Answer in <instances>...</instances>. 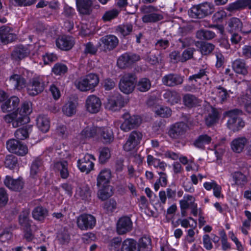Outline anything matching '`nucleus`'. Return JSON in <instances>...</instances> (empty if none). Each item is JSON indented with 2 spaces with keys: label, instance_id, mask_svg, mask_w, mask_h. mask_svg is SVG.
I'll return each mask as SVG.
<instances>
[{
  "label": "nucleus",
  "instance_id": "9d476101",
  "mask_svg": "<svg viewBox=\"0 0 251 251\" xmlns=\"http://www.w3.org/2000/svg\"><path fill=\"white\" fill-rule=\"evenodd\" d=\"M140 59V57L139 55L130 52H126L119 57L117 60V65L120 68L125 69L130 66Z\"/></svg>",
  "mask_w": 251,
  "mask_h": 251
},
{
  "label": "nucleus",
  "instance_id": "f03ea898",
  "mask_svg": "<svg viewBox=\"0 0 251 251\" xmlns=\"http://www.w3.org/2000/svg\"><path fill=\"white\" fill-rule=\"evenodd\" d=\"M99 83V77L96 74L90 73L84 77H81L75 82V86L80 91H93Z\"/></svg>",
  "mask_w": 251,
  "mask_h": 251
},
{
  "label": "nucleus",
  "instance_id": "774afa93",
  "mask_svg": "<svg viewBox=\"0 0 251 251\" xmlns=\"http://www.w3.org/2000/svg\"><path fill=\"white\" fill-rule=\"evenodd\" d=\"M85 49L84 53L85 54H95L98 50V49L91 42H88L84 44Z\"/></svg>",
  "mask_w": 251,
  "mask_h": 251
},
{
  "label": "nucleus",
  "instance_id": "a211bd4d",
  "mask_svg": "<svg viewBox=\"0 0 251 251\" xmlns=\"http://www.w3.org/2000/svg\"><path fill=\"white\" fill-rule=\"evenodd\" d=\"M101 106L100 99L95 95L89 96L86 100V107L88 111L91 113H98Z\"/></svg>",
  "mask_w": 251,
  "mask_h": 251
},
{
  "label": "nucleus",
  "instance_id": "1a4fd4ad",
  "mask_svg": "<svg viewBox=\"0 0 251 251\" xmlns=\"http://www.w3.org/2000/svg\"><path fill=\"white\" fill-rule=\"evenodd\" d=\"M187 128V124L183 122H177L170 126L168 135L172 139H180L185 134Z\"/></svg>",
  "mask_w": 251,
  "mask_h": 251
},
{
  "label": "nucleus",
  "instance_id": "412c9836",
  "mask_svg": "<svg viewBox=\"0 0 251 251\" xmlns=\"http://www.w3.org/2000/svg\"><path fill=\"white\" fill-rule=\"evenodd\" d=\"M76 7L81 15H89L92 12L93 1L92 0H76Z\"/></svg>",
  "mask_w": 251,
  "mask_h": 251
},
{
  "label": "nucleus",
  "instance_id": "c85d7f7f",
  "mask_svg": "<svg viewBox=\"0 0 251 251\" xmlns=\"http://www.w3.org/2000/svg\"><path fill=\"white\" fill-rule=\"evenodd\" d=\"M232 68L238 74L245 75L248 73V66L245 61L243 59H237L235 60L232 63Z\"/></svg>",
  "mask_w": 251,
  "mask_h": 251
},
{
  "label": "nucleus",
  "instance_id": "423d86ee",
  "mask_svg": "<svg viewBox=\"0 0 251 251\" xmlns=\"http://www.w3.org/2000/svg\"><path fill=\"white\" fill-rule=\"evenodd\" d=\"M122 117L124 121L121 125L120 128L125 132H128L138 127L142 123V119L140 116L134 115L130 116L128 112L124 114Z\"/></svg>",
  "mask_w": 251,
  "mask_h": 251
},
{
  "label": "nucleus",
  "instance_id": "3c124183",
  "mask_svg": "<svg viewBox=\"0 0 251 251\" xmlns=\"http://www.w3.org/2000/svg\"><path fill=\"white\" fill-rule=\"evenodd\" d=\"M77 194L83 200H88L91 197V191L87 185H82L79 187Z\"/></svg>",
  "mask_w": 251,
  "mask_h": 251
},
{
  "label": "nucleus",
  "instance_id": "49530a36",
  "mask_svg": "<svg viewBox=\"0 0 251 251\" xmlns=\"http://www.w3.org/2000/svg\"><path fill=\"white\" fill-rule=\"evenodd\" d=\"M160 53L156 50L151 51L146 54V60L152 65H156L159 63V57Z\"/></svg>",
  "mask_w": 251,
  "mask_h": 251
},
{
  "label": "nucleus",
  "instance_id": "cd10ccee",
  "mask_svg": "<svg viewBox=\"0 0 251 251\" xmlns=\"http://www.w3.org/2000/svg\"><path fill=\"white\" fill-rule=\"evenodd\" d=\"M248 143V140L244 137L234 139L231 143L232 151L236 153L241 152Z\"/></svg>",
  "mask_w": 251,
  "mask_h": 251
},
{
  "label": "nucleus",
  "instance_id": "9b49d317",
  "mask_svg": "<svg viewBox=\"0 0 251 251\" xmlns=\"http://www.w3.org/2000/svg\"><path fill=\"white\" fill-rule=\"evenodd\" d=\"M142 137V132L137 130L132 131L124 145V150L126 151H129L135 149L140 143Z\"/></svg>",
  "mask_w": 251,
  "mask_h": 251
},
{
  "label": "nucleus",
  "instance_id": "bb28decb",
  "mask_svg": "<svg viewBox=\"0 0 251 251\" xmlns=\"http://www.w3.org/2000/svg\"><path fill=\"white\" fill-rule=\"evenodd\" d=\"M242 27V22L239 18L233 17L230 18L227 22V31L229 33L241 31Z\"/></svg>",
  "mask_w": 251,
  "mask_h": 251
},
{
  "label": "nucleus",
  "instance_id": "ddd939ff",
  "mask_svg": "<svg viewBox=\"0 0 251 251\" xmlns=\"http://www.w3.org/2000/svg\"><path fill=\"white\" fill-rule=\"evenodd\" d=\"M100 46L104 52L110 51L115 49L119 44L118 38L113 35H107L100 38Z\"/></svg>",
  "mask_w": 251,
  "mask_h": 251
},
{
  "label": "nucleus",
  "instance_id": "6e6552de",
  "mask_svg": "<svg viewBox=\"0 0 251 251\" xmlns=\"http://www.w3.org/2000/svg\"><path fill=\"white\" fill-rule=\"evenodd\" d=\"M76 224L81 230L91 229L96 224V219L91 214H82L77 217Z\"/></svg>",
  "mask_w": 251,
  "mask_h": 251
},
{
  "label": "nucleus",
  "instance_id": "72a5a7b5",
  "mask_svg": "<svg viewBox=\"0 0 251 251\" xmlns=\"http://www.w3.org/2000/svg\"><path fill=\"white\" fill-rule=\"evenodd\" d=\"M121 251H140V249L135 240L127 238L122 243Z\"/></svg>",
  "mask_w": 251,
  "mask_h": 251
},
{
  "label": "nucleus",
  "instance_id": "e433bc0d",
  "mask_svg": "<svg viewBox=\"0 0 251 251\" xmlns=\"http://www.w3.org/2000/svg\"><path fill=\"white\" fill-rule=\"evenodd\" d=\"M211 137L207 134L200 135L194 141V145L197 148L204 149L205 145L210 144L211 142Z\"/></svg>",
  "mask_w": 251,
  "mask_h": 251
},
{
  "label": "nucleus",
  "instance_id": "2f4dec72",
  "mask_svg": "<svg viewBox=\"0 0 251 251\" xmlns=\"http://www.w3.org/2000/svg\"><path fill=\"white\" fill-rule=\"evenodd\" d=\"M48 214L47 209L41 205L35 207L32 211L33 218L39 221H43Z\"/></svg>",
  "mask_w": 251,
  "mask_h": 251
},
{
  "label": "nucleus",
  "instance_id": "a18cd8bd",
  "mask_svg": "<svg viewBox=\"0 0 251 251\" xmlns=\"http://www.w3.org/2000/svg\"><path fill=\"white\" fill-rule=\"evenodd\" d=\"M37 125L41 131L43 132H47L50 128V121L48 118L39 116L37 119Z\"/></svg>",
  "mask_w": 251,
  "mask_h": 251
},
{
  "label": "nucleus",
  "instance_id": "4468645a",
  "mask_svg": "<svg viewBox=\"0 0 251 251\" xmlns=\"http://www.w3.org/2000/svg\"><path fill=\"white\" fill-rule=\"evenodd\" d=\"M17 39V35L13 32V29L6 25L0 27V43L6 45Z\"/></svg>",
  "mask_w": 251,
  "mask_h": 251
},
{
  "label": "nucleus",
  "instance_id": "f257e3e1",
  "mask_svg": "<svg viewBox=\"0 0 251 251\" xmlns=\"http://www.w3.org/2000/svg\"><path fill=\"white\" fill-rule=\"evenodd\" d=\"M241 110L237 108L226 111L224 116L227 118V127L233 132H237L241 130L245 126V122L239 117L242 115Z\"/></svg>",
  "mask_w": 251,
  "mask_h": 251
},
{
  "label": "nucleus",
  "instance_id": "20e7f679",
  "mask_svg": "<svg viewBox=\"0 0 251 251\" xmlns=\"http://www.w3.org/2000/svg\"><path fill=\"white\" fill-rule=\"evenodd\" d=\"M137 77L134 73L124 74L121 77L119 86L120 90L124 93L128 94L132 92L135 87Z\"/></svg>",
  "mask_w": 251,
  "mask_h": 251
},
{
  "label": "nucleus",
  "instance_id": "7c9ffc66",
  "mask_svg": "<svg viewBox=\"0 0 251 251\" xmlns=\"http://www.w3.org/2000/svg\"><path fill=\"white\" fill-rule=\"evenodd\" d=\"M164 98L166 100L168 103L171 105H174L180 101L181 96L176 91H167L163 95Z\"/></svg>",
  "mask_w": 251,
  "mask_h": 251
},
{
  "label": "nucleus",
  "instance_id": "e2e57ef3",
  "mask_svg": "<svg viewBox=\"0 0 251 251\" xmlns=\"http://www.w3.org/2000/svg\"><path fill=\"white\" fill-rule=\"evenodd\" d=\"M118 14L119 11L117 9H112L105 12L103 15L102 19L105 22L109 21L116 18Z\"/></svg>",
  "mask_w": 251,
  "mask_h": 251
},
{
  "label": "nucleus",
  "instance_id": "79ce46f5",
  "mask_svg": "<svg viewBox=\"0 0 251 251\" xmlns=\"http://www.w3.org/2000/svg\"><path fill=\"white\" fill-rule=\"evenodd\" d=\"M98 134L102 138L103 142L105 143H109L113 140V132L109 128H98Z\"/></svg>",
  "mask_w": 251,
  "mask_h": 251
},
{
  "label": "nucleus",
  "instance_id": "a19ab883",
  "mask_svg": "<svg viewBox=\"0 0 251 251\" xmlns=\"http://www.w3.org/2000/svg\"><path fill=\"white\" fill-rule=\"evenodd\" d=\"M196 36L201 40H211L216 37V34L209 30L200 29L196 32Z\"/></svg>",
  "mask_w": 251,
  "mask_h": 251
},
{
  "label": "nucleus",
  "instance_id": "58836bf2",
  "mask_svg": "<svg viewBox=\"0 0 251 251\" xmlns=\"http://www.w3.org/2000/svg\"><path fill=\"white\" fill-rule=\"evenodd\" d=\"M68 162L66 161L57 162L54 164V169L60 172L62 178L66 179L68 177Z\"/></svg>",
  "mask_w": 251,
  "mask_h": 251
},
{
  "label": "nucleus",
  "instance_id": "b1692460",
  "mask_svg": "<svg viewBox=\"0 0 251 251\" xmlns=\"http://www.w3.org/2000/svg\"><path fill=\"white\" fill-rule=\"evenodd\" d=\"M74 44L73 38L70 36H63L56 41V46L62 50H68Z\"/></svg>",
  "mask_w": 251,
  "mask_h": 251
},
{
  "label": "nucleus",
  "instance_id": "a878e982",
  "mask_svg": "<svg viewBox=\"0 0 251 251\" xmlns=\"http://www.w3.org/2000/svg\"><path fill=\"white\" fill-rule=\"evenodd\" d=\"M220 119V113L216 108L211 107L207 116L205 118V125L210 127L217 123Z\"/></svg>",
  "mask_w": 251,
  "mask_h": 251
},
{
  "label": "nucleus",
  "instance_id": "8fccbe9b",
  "mask_svg": "<svg viewBox=\"0 0 251 251\" xmlns=\"http://www.w3.org/2000/svg\"><path fill=\"white\" fill-rule=\"evenodd\" d=\"M94 126H87L81 132V136L83 138H89L94 137L97 133L98 134V128Z\"/></svg>",
  "mask_w": 251,
  "mask_h": 251
},
{
  "label": "nucleus",
  "instance_id": "aec40b11",
  "mask_svg": "<svg viewBox=\"0 0 251 251\" xmlns=\"http://www.w3.org/2000/svg\"><path fill=\"white\" fill-rule=\"evenodd\" d=\"M6 84L11 88L20 90L23 88L26 83L25 79L20 75L14 74L6 80Z\"/></svg>",
  "mask_w": 251,
  "mask_h": 251
},
{
  "label": "nucleus",
  "instance_id": "dca6fc26",
  "mask_svg": "<svg viewBox=\"0 0 251 251\" xmlns=\"http://www.w3.org/2000/svg\"><path fill=\"white\" fill-rule=\"evenodd\" d=\"M184 76L177 74L170 73L165 75L162 78L163 84L168 87H175L183 83Z\"/></svg>",
  "mask_w": 251,
  "mask_h": 251
},
{
  "label": "nucleus",
  "instance_id": "37998d69",
  "mask_svg": "<svg viewBox=\"0 0 251 251\" xmlns=\"http://www.w3.org/2000/svg\"><path fill=\"white\" fill-rule=\"evenodd\" d=\"M14 119L13 123V127H17L23 125L29 122V118L27 115H23L22 114H19L16 112Z\"/></svg>",
  "mask_w": 251,
  "mask_h": 251
},
{
  "label": "nucleus",
  "instance_id": "ea45409f",
  "mask_svg": "<svg viewBox=\"0 0 251 251\" xmlns=\"http://www.w3.org/2000/svg\"><path fill=\"white\" fill-rule=\"evenodd\" d=\"M32 126L27 125L22 128L18 129L15 132V137L19 140H25L28 137L29 133L32 130Z\"/></svg>",
  "mask_w": 251,
  "mask_h": 251
},
{
  "label": "nucleus",
  "instance_id": "de8ad7c7",
  "mask_svg": "<svg viewBox=\"0 0 251 251\" xmlns=\"http://www.w3.org/2000/svg\"><path fill=\"white\" fill-rule=\"evenodd\" d=\"M215 88L217 90L216 94L219 99V102L221 103L225 102L229 97L228 91L221 86H217Z\"/></svg>",
  "mask_w": 251,
  "mask_h": 251
},
{
  "label": "nucleus",
  "instance_id": "f704fd0d",
  "mask_svg": "<svg viewBox=\"0 0 251 251\" xmlns=\"http://www.w3.org/2000/svg\"><path fill=\"white\" fill-rule=\"evenodd\" d=\"M42 169H43V160L39 157L36 158L31 165L30 176L35 178Z\"/></svg>",
  "mask_w": 251,
  "mask_h": 251
},
{
  "label": "nucleus",
  "instance_id": "4c0bfd02",
  "mask_svg": "<svg viewBox=\"0 0 251 251\" xmlns=\"http://www.w3.org/2000/svg\"><path fill=\"white\" fill-rule=\"evenodd\" d=\"M77 103L76 101H69L62 107L63 113L71 117L75 114Z\"/></svg>",
  "mask_w": 251,
  "mask_h": 251
},
{
  "label": "nucleus",
  "instance_id": "4be33fe9",
  "mask_svg": "<svg viewBox=\"0 0 251 251\" xmlns=\"http://www.w3.org/2000/svg\"><path fill=\"white\" fill-rule=\"evenodd\" d=\"M6 187L11 190L20 191L24 187V181L20 177L13 179L10 176H6L4 181Z\"/></svg>",
  "mask_w": 251,
  "mask_h": 251
},
{
  "label": "nucleus",
  "instance_id": "6e6d98bb",
  "mask_svg": "<svg viewBox=\"0 0 251 251\" xmlns=\"http://www.w3.org/2000/svg\"><path fill=\"white\" fill-rule=\"evenodd\" d=\"M70 235L67 230H64L58 233L57 240L62 245L67 244L69 242Z\"/></svg>",
  "mask_w": 251,
  "mask_h": 251
},
{
  "label": "nucleus",
  "instance_id": "f3484780",
  "mask_svg": "<svg viewBox=\"0 0 251 251\" xmlns=\"http://www.w3.org/2000/svg\"><path fill=\"white\" fill-rule=\"evenodd\" d=\"M91 159H95L94 156L87 153L83 158L78 160L77 166L81 172L88 174L93 169L94 163Z\"/></svg>",
  "mask_w": 251,
  "mask_h": 251
},
{
  "label": "nucleus",
  "instance_id": "c9c22d12",
  "mask_svg": "<svg viewBox=\"0 0 251 251\" xmlns=\"http://www.w3.org/2000/svg\"><path fill=\"white\" fill-rule=\"evenodd\" d=\"M136 82L135 87L137 90L141 92H147L151 87V81L148 78H141L139 80H136Z\"/></svg>",
  "mask_w": 251,
  "mask_h": 251
},
{
  "label": "nucleus",
  "instance_id": "bf43d9fd",
  "mask_svg": "<svg viewBox=\"0 0 251 251\" xmlns=\"http://www.w3.org/2000/svg\"><path fill=\"white\" fill-rule=\"evenodd\" d=\"M20 142V141L15 139H10L6 142V148L10 152L14 153Z\"/></svg>",
  "mask_w": 251,
  "mask_h": 251
},
{
  "label": "nucleus",
  "instance_id": "864d4df0",
  "mask_svg": "<svg viewBox=\"0 0 251 251\" xmlns=\"http://www.w3.org/2000/svg\"><path fill=\"white\" fill-rule=\"evenodd\" d=\"M102 207L106 214H111L116 209L117 202L115 200L111 199L103 203Z\"/></svg>",
  "mask_w": 251,
  "mask_h": 251
},
{
  "label": "nucleus",
  "instance_id": "0e129e2a",
  "mask_svg": "<svg viewBox=\"0 0 251 251\" xmlns=\"http://www.w3.org/2000/svg\"><path fill=\"white\" fill-rule=\"evenodd\" d=\"M4 163L6 167L13 168L17 164V159L13 155H7Z\"/></svg>",
  "mask_w": 251,
  "mask_h": 251
},
{
  "label": "nucleus",
  "instance_id": "680f3d73",
  "mask_svg": "<svg viewBox=\"0 0 251 251\" xmlns=\"http://www.w3.org/2000/svg\"><path fill=\"white\" fill-rule=\"evenodd\" d=\"M208 73L209 72L207 69H200L197 74L190 76L188 79L189 81H193L194 80L195 81H197L198 79H201L205 76H207Z\"/></svg>",
  "mask_w": 251,
  "mask_h": 251
},
{
  "label": "nucleus",
  "instance_id": "4d7b16f0",
  "mask_svg": "<svg viewBox=\"0 0 251 251\" xmlns=\"http://www.w3.org/2000/svg\"><path fill=\"white\" fill-rule=\"evenodd\" d=\"M110 157V151L107 148H104L100 151L99 162L100 164L106 163Z\"/></svg>",
  "mask_w": 251,
  "mask_h": 251
},
{
  "label": "nucleus",
  "instance_id": "393cba45",
  "mask_svg": "<svg viewBox=\"0 0 251 251\" xmlns=\"http://www.w3.org/2000/svg\"><path fill=\"white\" fill-rule=\"evenodd\" d=\"M28 54L29 51L27 48L23 45H20L14 48L11 52V56L13 60L19 61L27 56Z\"/></svg>",
  "mask_w": 251,
  "mask_h": 251
},
{
  "label": "nucleus",
  "instance_id": "2eb2a0df",
  "mask_svg": "<svg viewBox=\"0 0 251 251\" xmlns=\"http://www.w3.org/2000/svg\"><path fill=\"white\" fill-rule=\"evenodd\" d=\"M132 229V222L128 216L120 218L117 222L116 231L119 235H124L130 232Z\"/></svg>",
  "mask_w": 251,
  "mask_h": 251
},
{
  "label": "nucleus",
  "instance_id": "7ed1b4c3",
  "mask_svg": "<svg viewBox=\"0 0 251 251\" xmlns=\"http://www.w3.org/2000/svg\"><path fill=\"white\" fill-rule=\"evenodd\" d=\"M213 5L208 2L193 6L189 11L188 14L192 18H203L214 12Z\"/></svg>",
  "mask_w": 251,
  "mask_h": 251
},
{
  "label": "nucleus",
  "instance_id": "39448f33",
  "mask_svg": "<svg viewBox=\"0 0 251 251\" xmlns=\"http://www.w3.org/2000/svg\"><path fill=\"white\" fill-rule=\"evenodd\" d=\"M159 9L152 5L145 6L142 9L144 15L142 20L144 23H154L163 19V16L159 13Z\"/></svg>",
  "mask_w": 251,
  "mask_h": 251
},
{
  "label": "nucleus",
  "instance_id": "09e8293b",
  "mask_svg": "<svg viewBox=\"0 0 251 251\" xmlns=\"http://www.w3.org/2000/svg\"><path fill=\"white\" fill-rule=\"evenodd\" d=\"M102 188L98 192V196L100 199L104 201L112 195L111 188L109 185L101 186Z\"/></svg>",
  "mask_w": 251,
  "mask_h": 251
},
{
  "label": "nucleus",
  "instance_id": "6ab92c4d",
  "mask_svg": "<svg viewBox=\"0 0 251 251\" xmlns=\"http://www.w3.org/2000/svg\"><path fill=\"white\" fill-rule=\"evenodd\" d=\"M19 102L20 100L18 97H11L1 104V110L3 112H10L12 111L18 112L19 110Z\"/></svg>",
  "mask_w": 251,
  "mask_h": 251
},
{
  "label": "nucleus",
  "instance_id": "473e14b6",
  "mask_svg": "<svg viewBox=\"0 0 251 251\" xmlns=\"http://www.w3.org/2000/svg\"><path fill=\"white\" fill-rule=\"evenodd\" d=\"M111 177V171L109 169H103L99 173L97 177V185L98 187L104 186L108 183Z\"/></svg>",
  "mask_w": 251,
  "mask_h": 251
},
{
  "label": "nucleus",
  "instance_id": "c756f323",
  "mask_svg": "<svg viewBox=\"0 0 251 251\" xmlns=\"http://www.w3.org/2000/svg\"><path fill=\"white\" fill-rule=\"evenodd\" d=\"M201 102L200 99L191 94H186L183 97V104L189 108H192L199 105Z\"/></svg>",
  "mask_w": 251,
  "mask_h": 251
},
{
  "label": "nucleus",
  "instance_id": "c03bdc74",
  "mask_svg": "<svg viewBox=\"0 0 251 251\" xmlns=\"http://www.w3.org/2000/svg\"><path fill=\"white\" fill-rule=\"evenodd\" d=\"M235 184L243 187L248 182L247 176L241 172H235L232 174Z\"/></svg>",
  "mask_w": 251,
  "mask_h": 251
},
{
  "label": "nucleus",
  "instance_id": "603ef678",
  "mask_svg": "<svg viewBox=\"0 0 251 251\" xmlns=\"http://www.w3.org/2000/svg\"><path fill=\"white\" fill-rule=\"evenodd\" d=\"M68 71V67L64 64L56 63L52 68V72L56 75H63Z\"/></svg>",
  "mask_w": 251,
  "mask_h": 251
},
{
  "label": "nucleus",
  "instance_id": "69168bd1",
  "mask_svg": "<svg viewBox=\"0 0 251 251\" xmlns=\"http://www.w3.org/2000/svg\"><path fill=\"white\" fill-rule=\"evenodd\" d=\"M156 113L161 117L167 118L171 115L172 110L168 107H161L156 111Z\"/></svg>",
  "mask_w": 251,
  "mask_h": 251
},
{
  "label": "nucleus",
  "instance_id": "f8f14e48",
  "mask_svg": "<svg viewBox=\"0 0 251 251\" xmlns=\"http://www.w3.org/2000/svg\"><path fill=\"white\" fill-rule=\"evenodd\" d=\"M126 102L124 98L120 94L110 97L106 104V108L112 111L119 110L124 107Z\"/></svg>",
  "mask_w": 251,
  "mask_h": 251
},
{
  "label": "nucleus",
  "instance_id": "5701e85b",
  "mask_svg": "<svg viewBox=\"0 0 251 251\" xmlns=\"http://www.w3.org/2000/svg\"><path fill=\"white\" fill-rule=\"evenodd\" d=\"M29 211L25 209L19 215V224L23 230H27L31 227L32 220L29 219Z\"/></svg>",
  "mask_w": 251,
  "mask_h": 251
},
{
  "label": "nucleus",
  "instance_id": "13d9d810",
  "mask_svg": "<svg viewBox=\"0 0 251 251\" xmlns=\"http://www.w3.org/2000/svg\"><path fill=\"white\" fill-rule=\"evenodd\" d=\"M195 50V49L193 48H189L184 50L181 55L180 62H185L193 58Z\"/></svg>",
  "mask_w": 251,
  "mask_h": 251
},
{
  "label": "nucleus",
  "instance_id": "5fc2aeb1",
  "mask_svg": "<svg viewBox=\"0 0 251 251\" xmlns=\"http://www.w3.org/2000/svg\"><path fill=\"white\" fill-rule=\"evenodd\" d=\"M116 31L120 32L123 36L129 35L132 31V25L129 24H124L118 26Z\"/></svg>",
  "mask_w": 251,
  "mask_h": 251
},
{
  "label": "nucleus",
  "instance_id": "338daca9",
  "mask_svg": "<svg viewBox=\"0 0 251 251\" xmlns=\"http://www.w3.org/2000/svg\"><path fill=\"white\" fill-rule=\"evenodd\" d=\"M178 46H180L181 49H184L189 47L193 43V40L190 37H182L178 39Z\"/></svg>",
  "mask_w": 251,
  "mask_h": 251
},
{
  "label": "nucleus",
  "instance_id": "0eeeda50",
  "mask_svg": "<svg viewBox=\"0 0 251 251\" xmlns=\"http://www.w3.org/2000/svg\"><path fill=\"white\" fill-rule=\"evenodd\" d=\"M45 85V82L42 78L33 77L27 85V92L29 96H35L44 91Z\"/></svg>",
  "mask_w": 251,
  "mask_h": 251
},
{
  "label": "nucleus",
  "instance_id": "052dcab7",
  "mask_svg": "<svg viewBox=\"0 0 251 251\" xmlns=\"http://www.w3.org/2000/svg\"><path fill=\"white\" fill-rule=\"evenodd\" d=\"M215 46L210 43L203 42L201 44V50L204 55L210 53L214 49Z\"/></svg>",
  "mask_w": 251,
  "mask_h": 251
}]
</instances>
